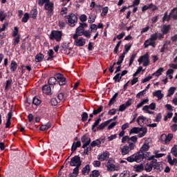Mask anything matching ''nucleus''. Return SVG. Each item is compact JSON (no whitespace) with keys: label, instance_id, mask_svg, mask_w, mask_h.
Listing matches in <instances>:
<instances>
[{"label":"nucleus","instance_id":"58","mask_svg":"<svg viewBox=\"0 0 177 177\" xmlns=\"http://www.w3.org/2000/svg\"><path fill=\"white\" fill-rule=\"evenodd\" d=\"M131 141L135 145V143H136V142H138V137L137 136H132L131 138H129V141Z\"/></svg>","mask_w":177,"mask_h":177},{"label":"nucleus","instance_id":"7","mask_svg":"<svg viewBox=\"0 0 177 177\" xmlns=\"http://www.w3.org/2000/svg\"><path fill=\"white\" fill-rule=\"evenodd\" d=\"M44 8L46 10H48V17H50L52 16V12H53V3H46L44 6Z\"/></svg>","mask_w":177,"mask_h":177},{"label":"nucleus","instance_id":"17","mask_svg":"<svg viewBox=\"0 0 177 177\" xmlns=\"http://www.w3.org/2000/svg\"><path fill=\"white\" fill-rule=\"evenodd\" d=\"M120 150L122 156H126V154H128V153H129L130 151L129 147H128L127 145H124L123 147H121Z\"/></svg>","mask_w":177,"mask_h":177},{"label":"nucleus","instance_id":"64","mask_svg":"<svg viewBox=\"0 0 177 177\" xmlns=\"http://www.w3.org/2000/svg\"><path fill=\"white\" fill-rule=\"evenodd\" d=\"M171 131H172L173 132H176V131H177V124H173V125L171 127Z\"/></svg>","mask_w":177,"mask_h":177},{"label":"nucleus","instance_id":"6","mask_svg":"<svg viewBox=\"0 0 177 177\" xmlns=\"http://www.w3.org/2000/svg\"><path fill=\"white\" fill-rule=\"evenodd\" d=\"M131 45L124 46L125 51H124L123 54L120 56V59H121V61L117 62L116 64H118V66H120V64H121V63L124 62V57H125V55H127V53H128V52L129 51V49H131Z\"/></svg>","mask_w":177,"mask_h":177},{"label":"nucleus","instance_id":"16","mask_svg":"<svg viewBox=\"0 0 177 177\" xmlns=\"http://www.w3.org/2000/svg\"><path fill=\"white\" fill-rule=\"evenodd\" d=\"M109 153L108 152H105L100 156H98V160H100V161H104L109 158Z\"/></svg>","mask_w":177,"mask_h":177},{"label":"nucleus","instance_id":"59","mask_svg":"<svg viewBox=\"0 0 177 177\" xmlns=\"http://www.w3.org/2000/svg\"><path fill=\"white\" fill-rule=\"evenodd\" d=\"M20 42V35H18L17 37L15 39L14 45L16 46L17 44Z\"/></svg>","mask_w":177,"mask_h":177},{"label":"nucleus","instance_id":"55","mask_svg":"<svg viewBox=\"0 0 177 177\" xmlns=\"http://www.w3.org/2000/svg\"><path fill=\"white\" fill-rule=\"evenodd\" d=\"M6 19V15L3 12V11L0 12V20L3 21Z\"/></svg>","mask_w":177,"mask_h":177},{"label":"nucleus","instance_id":"35","mask_svg":"<svg viewBox=\"0 0 177 177\" xmlns=\"http://www.w3.org/2000/svg\"><path fill=\"white\" fill-rule=\"evenodd\" d=\"M16 68H17V63L15 61H12L10 64V70L11 71H15Z\"/></svg>","mask_w":177,"mask_h":177},{"label":"nucleus","instance_id":"31","mask_svg":"<svg viewBox=\"0 0 177 177\" xmlns=\"http://www.w3.org/2000/svg\"><path fill=\"white\" fill-rule=\"evenodd\" d=\"M55 52L53 51V50L50 49L49 50V51L48 52V55L49 56L47 58V62H49V60H53V57H55V56H53Z\"/></svg>","mask_w":177,"mask_h":177},{"label":"nucleus","instance_id":"8","mask_svg":"<svg viewBox=\"0 0 177 177\" xmlns=\"http://www.w3.org/2000/svg\"><path fill=\"white\" fill-rule=\"evenodd\" d=\"M56 78L59 85H66V77L63 75L58 73L56 75Z\"/></svg>","mask_w":177,"mask_h":177},{"label":"nucleus","instance_id":"21","mask_svg":"<svg viewBox=\"0 0 177 177\" xmlns=\"http://www.w3.org/2000/svg\"><path fill=\"white\" fill-rule=\"evenodd\" d=\"M142 132V133H140ZM140 132L138 133V138H143L146 133H147V128L146 127H141Z\"/></svg>","mask_w":177,"mask_h":177},{"label":"nucleus","instance_id":"57","mask_svg":"<svg viewBox=\"0 0 177 177\" xmlns=\"http://www.w3.org/2000/svg\"><path fill=\"white\" fill-rule=\"evenodd\" d=\"M19 34V29L17 26L14 28V31L12 33V37H15Z\"/></svg>","mask_w":177,"mask_h":177},{"label":"nucleus","instance_id":"43","mask_svg":"<svg viewBox=\"0 0 177 177\" xmlns=\"http://www.w3.org/2000/svg\"><path fill=\"white\" fill-rule=\"evenodd\" d=\"M171 20V15H168V13L165 12L162 18V21H169Z\"/></svg>","mask_w":177,"mask_h":177},{"label":"nucleus","instance_id":"34","mask_svg":"<svg viewBox=\"0 0 177 177\" xmlns=\"http://www.w3.org/2000/svg\"><path fill=\"white\" fill-rule=\"evenodd\" d=\"M174 138V134L169 133L168 135H166V138L165 140V143H168V142H171L172 140V138Z\"/></svg>","mask_w":177,"mask_h":177},{"label":"nucleus","instance_id":"37","mask_svg":"<svg viewBox=\"0 0 177 177\" xmlns=\"http://www.w3.org/2000/svg\"><path fill=\"white\" fill-rule=\"evenodd\" d=\"M41 103V100L38 99V97H35L32 99V104H35V106H39V104Z\"/></svg>","mask_w":177,"mask_h":177},{"label":"nucleus","instance_id":"48","mask_svg":"<svg viewBox=\"0 0 177 177\" xmlns=\"http://www.w3.org/2000/svg\"><path fill=\"white\" fill-rule=\"evenodd\" d=\"M153 43V41L149 39H147L145 41L144 45H145V48H149V46H150L151 45V44Z\"/></svg>","mask_w":177,"mask_h":177},{"label":"nucleus","instance_id":"39","mask_svg":"<svg viewBox=\"0 0 177 177\" xmlns=\"http://www.w3.org/2000/svg\"><path fill=\"white\" fill-rule=\"evenodd\" d=\"M50 128V124L41 125L39 128L40 131H48Z\"/></svg>","mask_w":177,"mask_h":177},{"label":"nucleus","instance_id":"19","mask_svg":"<svg viewBox=\"0 0 177 177\" xmlns=\"http://www.w3.org/2000/svg\"><path fill=\"white\" fill-rule=\"evenodd\" d=\"M152 167L153 169L157 170L158 172H161V171H162V165L160 162L152 165Z\"/></svg>","mask_w":177,"mask_h":177},{"label":"nucleus","instance_id":"22","mask_svg":"<svg viewBox=\"0 0 177 177\" xmlns=\"http://www.w3.org/2000/svg\"><path fill=\"white\" fill-rule=\"evenodd\" d=\"M142 132V133H140ZM140 132L138 133V138H143L146 133H147V128L146 127H141Z\"/></svg>","mask_w":177,"mask_h":177},{"label":"nucleus","instance_id":"44","mask_svg":"<svg viewBox=\"0 0 177 177\" xmlns=\"http://www.w3.org/2000/svg\"><path fill=\"white\" fill-rule=\"evenodd\" d=\"M99 175H100V173L99 172V171L97 170H93L91 175H90V177H98Z\"/></svg>","mask_w":177,"mask_h":177},{"label":"nucleus","instance_id":"63","mask_svg":"<svg viewBox=\"0 0 177 177\" xmlns=\"http://www.w3.org/2000/svg\"><path fill=\"white\" fill-rule=\"evenodd\" d=\"M149 39H151V41H156V39H157V33L152 35Z\"/></svg>","mask_w":177,"mask_h":177},{"label":"nucleus","instance_id":"42","mask_svg":"<svg viewBox=\"0 0 177 177\" xmlns=\"http://www.w3.org/2000/svg\"><path fill=\"white\" fill-rule=\"evenodd\" d=\"M102 110H103V106H100L97 110L94 109L93 111V115H96L99 114V113H101Z\"/></svg>","mask_w":177,"mask_h":177},{"label":"nucleus","instance_id":"15","mask_svg":"<svg viewBox=\"0 0 177 177\" xmlns=\"http://www.w3.org/2000/svg\"><path fill=\"white\" fill-rule=\"evenodd\" d=\"M111 121H113V119H111L109 120H107L102 124H100L97 127V129H98L99 131H100L101 129H103V128H105V127H107V125L109 124H110V122H111Z\"/></svg>","mask_w":177,"mask_h":177},{"label":"nucleus","instance_id":"26","mask_svg":"<svg viewBox=\"0 0 177 177\" xmlns=\"http://www.w3.org/2000/svg\"><path fill=\"white\" fill-rule=\"evenodd\" d=\"M149 144L146 142L140 149V153L147 151L149 150Z\"/></svg>","mask_w":177,"mask_h":177},{"label":"nucleus","instance_id":"10","mask_svg":"<svg viewBox=\"0 0 177 177\" xmlns=\"http://www.w3.org/2000/svg\"><path fill=\"white\" fill-rule=\"evenodd\" d=\"M102 143H104V138H99L96 140L93 141L91 144V147H95V146L100 147V145H102Z\"/></svg>","mask_w":177,"mask_h":177},{"label":"nucleus","instance_id":"30","mask_svg":"<svg viewBox=\"0 0 177 177\" xmlns=\"http://www.w3.org/2000/svg\"><path fill=\"white\" fill-rule=\"evenodd\" d=\"M90 171L91 167H89V165H86V167L82 169V174L83 175H88Z\"/></svg>","mask_w":177,"mask_h":177},{"label":"nucleus","instance_id":"52","mask_svg":"<svg viewBox=\"0 0 177 177\" xmlns=\"http://www.w3.org/2000/svg\"><path fill=\"white\" fill-rule=\"evenodd\" d=\"M146 117L142 115V116H139L137 119V122L138 124V125H140V120H142V122H143V121H146Z\"/></svg>","mask_w":177,"mask_h":177},{"label":"nucleus","instance_id":"56","mask_svg":"<svg viewBox=\"0 0 177 177\" xmlns=\"http://www.w3.org/2000/svg\"><path fill=\"white\" fill-rule=\"evenodd\" d=\"M139 3H140V0H134L133 5L129 6V8H135V6H138V5H139Z\"/></svg>","mask_w":177,"mask_h":177},{"label":"nucleus","instance_id":"33","mask_svg":"<svg viewBox=\"0 0 177 177\" xmlns=\"http://www.w3.org/2000/svg\"><path fill=\"white\" fill-rule=\"evenodd\" d=\"M164 71V68H160L152 74V75H155L156 77H160L162 73Z\"/></svg>","mask_w":177,"mask_h":177},{"label":"nucleus","instance_id":"61","mask_svg":"<svg viewBox=\"0 0 177 177\" xmlns=\"http://www.w3.org/2000/svg\"><path fill=\"white\" fill-rule=\"evenodd\" d=\"M51 106H57V100L56 98L51 99L50 101Z\"/></svg>","mask_w":177,"mask_h":177},{"label":"nucleus","instance_id":"13","mask_svg":"<svg viewBox=\"0 0 177 177\" xmlns=\"http://www.w3.org/2000/svg\"><path fill=\"white\" fill-rule=\"evenodd\" d=\"M143 158H145V153H140V151H139V152L135 156L134 160L136 162H140Z\"/></svg>","mask_w":177,"mask_h":177},{"label":"nucleus","instance_id":"24","mask_svg":"<svg viewBox=\"0 0 177 177\" xmlns=\"http://www.w3.org/2000/svg\"><path fill=\"white\" fill-rule=\"evenodd\" d=\"M144 169L146 172H151L153 170V165L151 163H147L145 165Z\"/></svg>","mask_w":177,"mask_h":177},{"label":"nucleus","instance_id":"1","mask_svg":"<svg viewBox=\"0 0 177 177\" xmlns=\"http://www.w3.org/2000/svg\"><path fill=\"white\" fill-rule=\"evenodd\" d=\"M69 164L71 167H75V168L77 169V171H80V167L82 164V161L81 160V158L78 156H75L71 158Z\"/></svg>","mask_w":177,"mask_h":177},{"label":"nucleus","instance_id":"47","mask_svg":"<svg viewBox=\"0 0 177 177\" xmlns=\"http://www.w3.org/2000/svg\"><path fill=\"white\" fill-rule=\"evenodd\" d=\"M30 15H31L32 19H36L37 15H38V12H37L36 9H33L30 11Z\"/></svg>","mask_w":177,"mask_h":177},{"label":"nucleus","instance_id":"27","mask_svg":"<svg viewBox=\"0 0 177 177\" xmlns=\"http://www.w3.org/2000/svg\"><path fill=\"white\" fill-rule=\"evenodd\" d=\"M80 174V170L77 168H74L71 174H69L68 177H77Z\"/></svg>","mask_w":177,"mask_h":177},{"label":"nucleus","instance_id":"14","mask_svg":"<svg viewBox=\"0 0 177 177\" xmlns=\"http://www.w3.org/2000/svg\"><path fill=\"white\" fill-rule=\"evenodd\" d=\"M153 96L158 97V100H161L164 97V94L161 93V90L156 91L153 93Z\"/></svg>","mask_w":177,"mask_h":177},{"label":"nucleus","instance_id":"62","mask_svg":"<svg viewBox=\"0 0 177 177\" xmlns=\"http://www.w3.org/2000/svg\"><path fill=\"white\" fill-rule=\"evenodd\" d=\"M127 109L125 104H123L119 106V111H124Z\"/></svg>","mask_w":177,"mask_h":177},{"label":"nucleus","instance_id":"28","mask_svg":"<svg viewBox=\"0 0 177 177\" xmlns=\"http://www.w3.org/2000/svg\"><path fill=\"white\" fill-rule=\"evenodd\" d=\"M170 16H171V17H173V19L174 20H176V19H177V8H174L173 10H171Z\"/></svg>","mask_w":177,"mask_h":177},{"label":"nucleus","instance_id":"2","mask_svg":"<svg viewBox=\"0 0 177 177\" xmlns=\"http://www.w3.org/2000/svg\"><path fill=\"white\" fill-rule=\"evenodd\" d=\"M138 62L139 64H142L143 63L144 67H147L150 64V59H149V53H146L145 55L141 56L138 59Z\"/></svg>","mask_w":177,"mask_h":177},{"label":"nucleus","instance_id":"60","mask_svg":"<svg viewBox=\"0 0 177 177\" xmlns=\"http://www.w3.org/2000/svg\"><path fill=\"white\" fill-rule=\"evenodd\" d=\"M88 17L85 15H82L80 17V21H82V22L86 21Z\"/></svg>","mask_w":177,"mask_h":177},{"label":"nucleus","instance_id":"46","mask_svg":"<svg viewBox=\"0 0 177 177\" xmlns=\"http://www.w3.org/2000/svg\"><path fill=\"white\" fill-rule=\"evenodd\" d=\"M88 120V113L86 112H83L82 114V121L85 122Z\"/></svg>","mask_w":177,"mask_h":177},{"label":"nucleus","instance_id":"40","mask_svg":"<svg viewBox=\"0 0 177 177\" xmlns=\"http://www.w3.org/2000/svg\"><path fill=\"white\" fill-rule=\"evenodd\" d=\"M122 78V76H120V73H118L115 75V76L113 77V80L115 82H120L121 81V79Z\"/></svg>","mask_w":177,"mask_h":177},{"label":"nucleus","instance_id":"20","mask_svg":"<svg viewBox=\"0 0 177 177\" xmlns=\"http://www.w3.org/2000/svg\"><path fill=\"white\" fill-rule=\"evenodd\" d=\"M48 84L49 85H56V84H57V77H56V75L55 77H52L49 78Z\"/></svg>","mask_w":177,"mask_h":177},{"label":"nucleus","instance_id":"9","mask_svg":"<svg viewBox=\"0 0 177 177\" xmlns=\"http://www.w3.org/2000/svg\"><path fill=\"white\" fill-rule=\"evenodd\" d=\"M67 161V159H66L64 165L61 167V169L58 171V176H62L63 175V177H66V169L67 168V163L66 162Z\"/></svg>","mask_w":177,"mask_h":177},{"label":"nucleus","instance_id":"11","mask_svg":"<svg viewBox=\"0 0 177 177\" xmlns=\"http://www.w3.org/2000/svg\"><path fill=\"white\" fill-rule=\"evenodd\" d=\"M82 142L84 143L82 147L83 149H85V147H88V146H89V143H91V138L83 136L82 137Z\"/></svg>","mask_w":177,"mask_h":177},{"label":"nucleus","instance_id":"45","mask_svg":"<svg viewBox=\"0 0 177 177\" xmlns=\"http://www.w3.org/2000/svg\"><path fill=\"white\" fill-rule=\"evenodd\" d=\"M28 19H30V15L26 12L24 14V17L22 18V22L27 23V21H28Z\"/></svg>","mask_w":177,"mask_h":177},{"label":"nucleus","instance_id":"12","mask_svg":"<svg viewBox=\"0 0 177 177\" xmlns=\"http://www.w3.org/2000/svg\"><path fill=\"white\" fill-rule=\"evenodd\" d=\"M75 45L76 46H84V45H85V44L86 43V41L85 40V39H78L76 38L75 39Z\"/></svg>","mask_w":177,"mask_h":177},{"label":"nucleus","instance_id":"50","mask_svg":"<svg viewBox=\"0 0 177 177\" xmlns=\"http://www.w3.org/2000/svg\"><path fill=\"white\" fill-rule=\"evenodd\" d=\"M109 12V8L108 7H104L102 8V12L101 13L102 16H106V15H107V13Z\"/></svg>","mask_w":177,"mask_h":177},{"label":"nucleus","instance_id":"36","mask_svg":"<svg viewBox=\"0 0 177 177\" xmlns=\"http://www.w3.org/2000/svg\"><path fill=\"white\" fill-rule=\"evenodd\" d=\"M142 128L139 127H133L131 131H130V135L131 133H139L140 132V130Z\"/></svg>","mask_w":177,"mask_h":177},{"label":"nucleus","instance_id":"49","mask_svg":"<svg viewBox=\"0 0 177 177\" xmlns=\"http://www.w3.org/2000/svg\"><path fill=\"white\" fill-rule=\"evenodd\" d=\"M171 153L177 157V145H174V147L171 149Z\"/></svg>","mask_w":177,"mask_h":177},{"label":"nucleus","instance_id":"5","mask_svg":"<svg viewBox=\"0 0 177 177\" xmlns=\"http://www.w3.org/2000/svg\"><path fill=\"white\" fill-rule=\"evenodd\" d=\"M84 31H85L84 27L80 25V26L76 28L75 34L73 35L74 39H77L78 37L84 35Z\"/></svg>","mask_w":177,"mask_h":177},{"label":"nucleus","instance_id":"3","mask_svg":"<svg viewBox=\"0 0 177 177\" xmlns=\"http://www.w3.org/2000/svg\"><path fill=\"white\" fill-rule=\"evenodd\" d=\"M62 32L58 30H53L50 34V39L53 41V39H55L57 42L62 39Z\"/></svg>","mask_w":177,"mask_h":177},{"label":"nucleus","instance_id":"51","mask_svg":"<svg viewBox=\"0 0 177 177\" xmlns=\"http://www.w3.org/2000/svg\"><path fill=\"white\" fill-rule=\"evenodd\" d=\"M100 121H102L101 118L97 119L95 120V122H94V124H93L92 129H93L94 128H96V127H97V125H99V124H100Z\"/></svg>","mask_w":177,"mask_h":177},{"label":"nucleus","instance_id":"23","mask_svg":"<svg viewBox=\"0 0 177 177\" xmlns=\"http://www.w3.org/2000/svg\"><path fill=\"white\" fill-rule=\"evenodd\" d=\"M61 17H62V19H65V20H66V19L67 17V8L64 7L62 8Z\"/></svg>","mask_w":177,"mask_h":177},{"label":"nucleus","instance_id":"29","mask_svg":"<svg viewBox=\"0 0 177 177\" xmlns=\"http://www.w3.org/2000/svg\"><path fill=\"white\" fill-rule=\"evenodd\" d=\"M44 60V55L42 53L37 54L35 56V62L36 63H39V62H42Z\"/></svg>","mask_w":177,"mask_h":177},{"label":"nucleus","instance_id":"54","mask_svg":"<svg viewBox=\"0 0 177 177\" xmlns=\"http://www.w3.org/2000/svg\"><path fill=\"white\" fill-rule=\"evenodd\" d=\"M136 58V54H133L130 58L129 64V66H132V63H133V61Z\"/></svg>","mask_w":177,"mask_h":177},{"label":"nucleus","instance_id":"53","mask_svg":"<svg viewBox=\"0 0 177 177\" xmlns=\"http://www.w3.org/2000/svg\"><path fill=\"white\" fill-rule=\"evenodd\" d=\"M167 160H168V162L171 165H174V164H175V159H174L172 160V158L171 157V155H168L167 156Z\"/></svg>","mask_w":177,"mask_h":177},{"label":"nucleus","instance_id":"41","mask_svg":"<svg viewBox=\"0 0 177 177\" xmlns=\"http://www.w3.org/2000/svg\"><path fill=\"white\" fill-rule=\"evenodd\" d=\"M176 90V88L175 87H171L168 92H169V94L167 95V97H171V95H174V93H175V91Z\"/></svg>","mask_w":177,"mask_h":177},{"label":"nucleus","instance_id":"25","mask_svg":"<svg viewBox=\"0 0 177 177\" xmlns=\"http://www.w3.org/2000/svg\"><path fill=\"white\" fill-rule=\"evenodd\" d=\"M118 96V93H115L109 102V106H113L115 103V99Z\"/></svg>","mask_w":177,"mask_h":177},{"label":"nucleus","instance_id":"4","mask_svg":"<svg viewBox=\"0 0 177 177\" xmlns=\"http://www.w3.org/2000/svg\"><path fill=\"white\" fill-rule=\"evenodd\" d=\"M78 21V17L74 14H71L68 17V24L71 27H74L75 24Z\"/></svg>","mask_w":177,"mask_h":177},{"label":"nucleus","instance_id":"18","mask_svg":"<svg viewBox=\"0 0 177 177\" xmlns=\"http://www.w3.org/2000/svg\"><path fill=\"white\" fill-rule=\"evenodd\" d=\"M42 91L46 95L51 94L50 93V92H51L50 86H49L48 85L44 86L42 88Z\"/></svg>","mask_w":177,"mask_h":177},{"label":"nucleus","instance_id":"38","mask_svg":"<svg viewBox=\"0 0 177 177\" xmlns=\"http://www.w3.org/2000/svg\"><path fill=\"white\" fill-rule=\"evenodd\" d=\"M161 31L163 34H168V31H169V26H164L162 28Z\"/></svg>","mask_w":177,"mask_h":177},{"label":"nucleus","instance_id":"32","mask_svg":"<svg viewBox=\"0 0 177 177\" xmlns=\"http://www.w3.org/2000/svg\"><path fill=\"white\" fill-rule=\"evenodd\" d=\"M134 168H135L136 172H142V171H143V169H145V167L143 166V165H135Z\"/></svg>","mask_w":177,"mask_h":177}]
</instances>
